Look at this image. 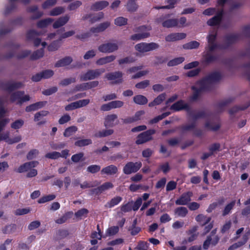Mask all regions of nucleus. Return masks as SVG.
I'll return each mask as SVG.
<instances>
[{
	"instance_id": "nucleus-1",
	"label": "nucleus",
	"mask_w": 250,
	"mask_h": 250,
	"mask_svg": "<svg viewBox=\"0 0 250 250\" xmlns=\"http://www.w3.org/2000/svg\"><path fill=\"white\" fill-rule=\"evenodd\" d=\"M221 77L219 73L214 72L198 81L191 87L192 94L190 96V100L195 101L202 92L209 90L213 85L221 79Z\"/></svg>"
},
{
	"instance_id": "nucleus-2",
	"label": "nucleus",
	"mask_w": 250,
	"mask_h": 250,
	"mask_svg": "<svg viewBox=\"0 0 250 250\" xmlns=\"http://www.w3.org/2000/svg\"><path fill=\"white\" fill-rule=\"evenodd\" d=\"M159 47V44L154 42L149 43L142 42L134 46L135 50L140 55H143L146 52L157 50Z\"/></svg>"
},
{
	"instance_id": "nucleus-3",
	"label": "nucleus",
	"mask_w": 250,
	"mask_h": 250,
	"mask_svg": "<svg viewBox=\"0 0 250 250\" xmlns=\"http://www.w3.org/2000/svg\"><path fill=\"white\" fill-rule=\"evenodd\" d=\"M151 30L150 26H142L138 28L136 31L139 33L135 34L130 36V40L138 41L147 38L150 36L148 32Z\"/></svg>"
},
{
	"instance_id": "nucleus-4",
	"label": "nucleus",
	"mask_w": 250,
	"mask_h": 250,
	"mask_svg": "<svg viewBox=\"0 0 250 250\" xmlns=\"http://www.w3.org/2000/svg\"><path fill=\"white\" fill-rule=\"evenodd\" d=\"M119 49V44L116 42H108L103 43L98 46V50L103 53H111Z\"/></svg>"
},
{
	"instance_id": "nucleus-5",
	"label": "nucleus",
	"mask_w": 250,
	"mask_h": 250,
	"mask_svg": "<svg viewBox=\"0 0 250 250\" xmlns=\"http://www.w3.org/2000/svg\"><path fill=\"white\" fill-rule=\"evenodd\" d=\"M104 71L105 70L104 68L89 70L86 73L81 75L80 78L83 81L95 79L104 73Z\"/></svg>"
},
{
	"instance_id": "nucleus-6",
	"label": "nucleus",
	"mask_w": 250,
	"mask_h": 250,
	"mask_svg": "<svg viewBox=\"0 0 250 250\" xmlns=\"http://www.w3.org/2000/svg\"><path fill=\"white\" fill-rule=\"evenodd\" d=\"M141 162L133 163L129 162L127 163L123 167V172L125 174L129 175L137 172L141 167Z\"/></svg>"
},
{
	"instance_id": "nucleus-7",
	"label": "nucleus",
	"mask_w": 250,
	"mask_h": 250,
	"mask_svg": "<svg viewBox=\"0 0 250 250\" xmlns=\"http://www.w3.org/2000/svg\"><path fill=\"white\" fill-rule=\"evenodd\" d=\"M155 133L154 130H149L139 134L136 139V143L142 144L152 139L151 135Z\"/></svg>"
},
{
	"instance_id": "nucleus-8",
	"label": "nucleus",
	"mask_w": 250,
	"mask_h": 250,
	"mask_svg": "<svg viewBox=\"0 0 250 250\" xmlns=\"http://www.w3.org/2000/svg\"><path fill=\"white\" fill-rule=\"evenodd\" d=\"M13 102H17L18 104H21L22 103L28 101L30 98L28 95H24L22 91H18L13 93L11 98Z\"/></svg>"
},
{
	"instance_id": "nucleus-9",
	"label": "nucleus",
	"mask_w": 250,
	"mask_h": 250,
	"mask_svg": "<svg viewBox=\"0 0 250 250\" xmlns=\"http://www.w3.org/2000/svg\"><path fill=\"white\" fill-rule=\"evenodd\" d=\"M158 22H162L163 27L166 28H171L177 26L178 24V20L176 19H166L165 16H162L157 20Z\"/></svg>"
},
{
	"instance_id": "nucleus-10",
	"label": "nucleus",
	"mask_w": 250,
	"mask_h": 250,
	"mask_svg": "<svg viewBox=\"0 0 250 250\" xmlns=\"http://www.w3.org/2000/svg\"><path fill=\"white\" fill-rule=\"evenodd\" d=\"M216 35V31H212L209 33L207 37L208 45L206 49L208 51H212L217 47L216 43L215 42Z\"/></svg>"
},
{
	"instance_id": "nucleus-11",
	"label": "nucleus",
	"mask_w": 250,
	"mask_h": 250,
	"mask_svg": "<svg viewBox=\"0 0 250 250\" xmlns=\"http://www.w3.org/2000/svg\"><path fill=\"white\" fill-rule=\"evenodd\" d=\"M123 73L120 71L109 73L106 75V78L113 83H119L123 82Z\"/></svg>"
},
{
	"instance_id": "nucleus-12",
	"label": "nucleus",
	"mask_w": 250,
	"mask_h": 250,
	"mask_svg": "<svg viewBox=\"0 0 250 250\" xmlns=\"http://www.w3.org/2000/svg\"><path fill=\"white\" fill-rule=\"evenodd\" d=\"M39 35V34L34 30H31L28 32L27 35V38L28 40H33L35 46H38L41 43L43 47H45L46 43L45 42H41V41L39 38H37V36Z\"/></svg>"
},
{
	"instance_id": "nucleus-13",
	"label": "nucleus",
	"mask_w": 250,
	"mask_h": 250,
	"mask_svg": "<svg viewBox=\"0 0 250 250\" xmlns=\"http://www.w3.org/2000/svg\"><path fill=\"white\" fill-rule=\"evenodd\" d=\"M118 116L112 114L107 115L104 119V125L106 127H113L118 123Z\"/></svg>"
},
{
	"instance_id": "nucleus-14",
	"label": "nucleus",
	"mask_w": 250,
	"mask_h": 250,
	"mask_svg": "<svg viewBox=\"0 0 250 250\" xmlns=\"http://www.w3.org/2000/svg\"><path fill=\"white\" fill-rule=\"evenodd\" d=\"M186 34L184 33H171L165 37V40L167 42H173L185 39Z\"/></svg>"
},
{
	"instance_id": "nucleus-15",
	"label": "nucleus",
	"mask_w": 250,
	"mask_h": 250,
	"mask_svg": "<svg viewBox=\"0 0 250 250\" xmlns=\"http://www.w3.org/2000/svg\"><path fill=\"white\" fill-rule=\"evenodd\" d=\"M39 164L38 161L27 162L21 165L17 169L19 173L28 172L31 168L36 167Z\"/></svg>"
},
{
	"instance_id": "nucleus-16",
	"label": "nucleus",
	"mask_w": 250,
	"mask_h": 250,
	"mask_svg": "<svg viewBox=\"0 0 250 250\" xmlns=\"http://www.w3.org/2000/svg\"><path fill=\"white\" fill-rule=\"evenodd\" d=\"M99 84L98 81H92L82 84L76 86V91H82L97 86Z\"/></svg>"
},
{
	"instance_id": "nucleus-17",
	"label": "nucleus",
	"mask_w": 250,
	"mask_h": 250,
	"mask_svg": "<svg viewBox=\"0 0 250 250\" xmlns=\"http://www.w3.org/2000/svg\"><path fill=\"white\" fill-rule=\"evenodd\" d=\"M192 195L191 192H188L184 193L182 195L175 201V204L177 205H186L190 200V197Z\"/></svg>"
},
{
	"instance_id": "nucleus-18",
	"label": "nucleus",
	"mask_w": 250,
	"mask_h": 250,
	"mask_svg": "<svg viewBox=\"0 0 250 250\" xmlns=\"http://www.w3.org/2000/svg\"><path fill=\"white\" fill-rule=\"evenodd\" d=\"M116 59V56L113 55L104 57L98 59L96 62L97 65H103L113 62Z\"/></svg>"
},
{
	"instance_id": "nucleus-19",
	"label": "nucleus",
	"mask_w": 250,
	"mask_h": 250,
	"mask_svg": "<svg viewBox=\"0 0 250 250\" xmlns=\"http://www.w3.org/2000/svg\"><path fill=\"white\" fill-rule=\"evenodd\" d=\"M118 171V168L116 166L111 165L103 168L101 170L102 174H105L109 175H114Z\"/></svg>"
},
{
	"instance_id": "nucleus-20",
	"label": "nucleus",
	"mask_w": 250,
	"mask_h": 250,
	"mask_svg": "<svg viewBox=\"0 0 250 250\" xmlns=\"http://www.w3.org/2000/svg\"><path fill=\"white\" fill-rule=\"evenodd\" d=\"M223 15V11H219L216 16L210 19L207 22L208 25L210 26L216 25L219 24L221 21Z\"/></svg>"
},
{
	"instance_id": "nucleus-21",
	"label": "nucleus",
	"mask_w": 250,
	"mask_h": 250,
	"mask_svg": "<svg viewBox=\"0 0 250 250\" xmlns=\"http://www.w3.org/2000/svg\"><path fill=\"white\" fill-rule=\"evenodd\" d=\"M46 103V102H37L36 103L32 104L29 106H27L25 108V110L26 112H31L37 110L44 106L45 105Z\"/></svg>"
},
{
	"instance_id": "nucleus-22",
	"label": "nucleus",
	"mask_w": 250,
	"mask_h": 250,
	"mask_svg": "<svg viewBox=\"0 0 250 250\" xmlns=\"http://www.w3.org/2000/svg\"><path fill=\"white\" fill-rule=\"evenodd\" d=\"M108 5V2L105 0L97 1L91 6V9L95 11H100L104 9Z\"/></svg>"
},
{
	"instance_id": "nucleus-23",
	"label": "nucleus",
	"mask_w": 250,
	"mask_h": 250,
	"mask_svg": "<svg viewBox=\"0 0 250 250\" xmlns=\"http://www.w3.org/2000/svg\"><path fill=\"white\" fill-rule=\"evenodd\" d=\"M69 19V17L67 15L60 18L53 23V28H58L64 25L68 22Z\"/></svg>"
},
{
	"instance_id": "nucleus-24",
	"label": "nucleus",
	"mask_w": 250,
	"mask_h": 250,
	"mask_svg": "<svg viewBox=\"0 0 250 250\" xmlns=\"http://www.w3.org/2000/svg\"><path fill=\"white\" fill-rule=\"evenodd\" d=\"M101 32L99 25L91 28L89 31L79 36L81 39H85L91 36V34H97Z\"/></svg>"
},
{
	"instance_id": "nucleus-25",
	"label": "nucleus",
	"mask_w": 250,
	"mask_h": 250,
	"mask_svg": "<svg viewBox=\"0 0 250 250\" xmlns=\"http://www.w3.org/2000/svg\"><path fill=\"white\" fill-rule=\"evenodd\" d=\"M249 237L247 234L243 235L241 241H238L230 246L228 250H235V249L243 246L248 240Z\"/></svg>"
},
{
	"instance_id": "nucleus-26",
	"label": "nucleus",
	"mask_w": 250,
	"mask_h": 250,
	"mask_svg": "<svg viewBox=\"0 0 250 250\" xmlns=\"http://www.w3.org/2000/svg\"><path fill=\"white\" fill-rule=\"evenodd\" d=\"M188 105L183 101H179L170 107V109L175 111H179L183 109H187Z\"/></svg>"
},
{
	"instance_id": "nucleus-27",
	"label": "nucleus",
	"mask_w": 250,
	"mask_h": 250,
	"mask_svg": "<svg viewBox=\"0 0 250 250\" xmlns=\"http://www.w3.org/2000/svg\"><path fill=\"white\" fill-rule=\"evenodd\" d=\"M24 124V121L22 119H18L13 121L10 124V127L12 129L18 131L22 127Z\"/></svg>"
},
{
	"instance_id": "nucleus-28",
	"label": "nucleus",
	"mask_w": 250,
	"mask_h": 250,
	"mask_svg": "<svg viewBox=\"0 0 250 250\" xmlns=\"http://www.w3.org/2000/svg\"><path fill=\"white\" fill-rule=\"evenodd\" d=\"M195 220L200 225L204 226L210 222L211 218L202 214H200L195 217Z\"/></svg>"
},
{
	"instance_id": "nucleus-29",
	"label": "nucleus",
	"mask_w": 250,
	"mask_h": 250,
	"mask_svg": "<svg viewBox=\"0 0 250 250\" xmlns=\"http://www.w3.org/2000/svg\"><path fill=\"white\" fill-rule=\"evenodd\" d=\"M166 98V94L165 93H162L157 96L152 102L149 103L148 106L152 107L159 105L165 100Z\"/></svg>"
},
{
	"instance_id": "nucleus-30",
	"label": "nucleus",
	"mask_w": 250,
	"mask_h": 250,
	"mask_svg": "<svg viewBox=\"0 0 250 250\" xmlns=\"http://www.w3.org/2000/svg\"><path fill=\"white\" fill-rule=\"evenodd\" d=\"M122 198L120 196H116L111 199L109 202H108L105 205V207L106 208H111L117 205L122 201Z\"/></svg>"
},
{
	"instance_id": "nucleus-31",
	"label": "nucleus",
	"mask_w": 250,
	"mask_h": 250,
	"mask_svg": "<svg viewBox=\"0 0 250 250\" xmlns=\"http://www.w3.org/2000/svg\"><path fill=\"white\" fill-rule=\"evenodd\" d=\"M72 61L71 57H65L62 59L58 61L55 64L57 67H63L69 64Z\"/></svg>"
},
{
	"instance_id": "nucleus-32",
	"label": "nucleus",
	"mask_w": 250,
	"mask_h": 250,
	"mask_svg": "<svg viewBox=\"0 0 250 250\" xmlns=\"http://www.w3.org/2000/svg\"><path fill=\"white\" fill-rule=\"evenodd\" d=\"M53 21V19L50 18L40 20L37 23V26L41 28H45L51 24Z\"/></svg>"
},
{
	"instance_id": "nucleus-33",
	"label": "nucleus",
	"mask_w": 250,
	"mask_h": 250,
	"mask_svg": "<svg viewBox=\"0 0 250 250\" xmlns=\"http://www.w3.org/2000/svg\"><path fill=\"white\" fill-rule=\"evenodd\" d=\"M188 213V209L186 207H180L177 208L174 210L176 215L180 217H185Z\"/></svg>"
},
{
	"instance_id": "nucleus-34",
	"label": "nucleus",
	"mask_w": 250,
	"mask_h": 250,
	"mask_svg": "<svg viewBox=\"0 0 250 250\" xmlns=\"http://www.w3.org/2000/svg\"><path fill=\"white\" fill-rule=\"evenodd\" d=\"M133 101L136 104L143 105L146 104L148 101L145 96L142 95H138L134 97Z\"/></svg>"
},
{
	"instance_id": "nucleus-35",
	"label": "nucleus",
	"mask_w": 250,
	"mask_h": 250,
	"mask_svg": "<svg viewBox=\"0 0 250 250\" xmlns=\"http://www.w3.org/2000/svg\"><path fill=\"white\" fill-rule=\"evenodd\" d=\"M113 132L114 130L112 129H104L96 133L95 136L99 138L105 137L112 135Z\"/></svg>"
},
{
	"instance_id": "nucleus-36",
	"label": "nucleus",
	"mask_w": 250,
	"mask_h": 250,
	"mask_svg": "<svg viewBox=\"0 0 250 250\" xmlns=\"http://www.w3.org/2000/svg\"><path fill=\"white\" fill-rule=\"evenodd\" d=\"M200 45L199 42L193 41L186 43L183 45V47L185 49H193L198 48Z\"/></svg>"
},
{
	"instance_id": "nucleus-37",
	"label": "nucleus",
	"mask_w": 250,
	"mask_h": 250,
	"mask_svg": "<svg viewBox=\"0 0 250 250\" xmlns=\"http://www.w3.org/2000/svg\"><path fill=\"white\" fill-rule=\"evenodd\" d=\"M77 130L78 128L76 126H71L65 129L63 135L66 137H68L75 133Z\"/></svg>"
},
{
	"instance_id": "nucleus-38",
	"label": "nucleus",
	"mask_w": 250,
	"mask_h": 250,
	"mask_svg": "<svg viewBox=\"0 0 250 250\" xmlns=\"http://www.w3.org/2000/svg\"><path fill=\"white\" fill-rule=\"evenodd\" d=\"M185 61L184 57H181L174 58L167 63V65L169 66H173L182 63Z\"/></svg>"
},
{
	"instance_id": "nucleus-39",
	"label": "nucleus",
	"mask_w": 250,
	"mask_h": 250,
	"mask_svg": "<svg viewBox=\"0 0 250 250\" xmlns=\"http://www.w3.org/2000/svg\"><path fill=\"white\" fill-rule=\"evenodd\" d=\"M196 230H197V227H194L192 229L188 230V233L192 234L190 236H189L188 238V240H185L183 241V243L184 244H186L188 242H191L193 241L194 240H195L197 237V234L193 233V232L196 231Z\"/></svg>"
},
{
	"instance_id": "nucleus-40",
	"label": "nucleus",
	"mask_w": 250,
	"mask_h": 250,
	"mask_svg": "<svg viewBox=\"0 0 250 250\" xmlns=\"http://www.w3.org/2000/svg\"><path fill=\"white\" fill-rule=\"evenodd\" d=\"M61 41L60 39L58 40L54 41L48 46V49L50 51H54L59 49L61 46Z\"/></svg>"
},
{
	"instance_id": "nucleus-41",
	"label": "nucleus",
	"mask_w": 250,
	"mask_h": 250,
	"mask_svg": "<svg viewBox=\"0 0 250 250\" xmlns=\"http://www.w3.org/2000/svg\"><path fill=\"white\" fill-rule=\"evenodd\" d=\"M127 23V19L123 17H119L114 20V23L118 26L125 25Z\"/></svg>"
},
{
	"instance_id": "nucleus-42",
	"label": "nucleus",
	"mask_w": 250,
	"mask_h": 250,
	"mask_svg": "<svg viewBox=\"0 0 250 250\" xmlns=\"http://www.w3.org/2000/svg\"><path fill=\"white\" fill-rule=\"evenodd\" d=\"M150 85V81L145 80L137 83L135 86L136 88L139 89H144L148 87Z\"/></svg>"
},
{
	"instance_id": "nucleus-43",
	"label": "nucleus",
	"mask_w": 250,
	"mask_h": 250,
	"mask_svg": "<svg viewBox=\"0 0 250 250\" xmlns=\"http://www.w3.org/2000/svg\"><path fill=\"white\" fill-rule=\"evenodd\" d=\"M135 61L134 59L132 57H126L119 59L118 62L119 64L122 65L125 64H128L133 62Z\"/></svg>"
},
{
	"instance_id": "nucleus-44",
	"label": "nucleus",
	"mask_w": 250,
	"mask_h": 250,
	"mask_svg": "<svg viewBox=\"0 0 250 250\" xmlns=\"http://www.w3.org/2000/svg\"><path fill=\"white\" fill-rule=\"evenodd\" d=\"M92 144V141L91 139H86L78 140L75 143V145L76 146L80 147L86 146Z\"/></svg>"
},
{
	"instance_id": "nucleus-45",
	"label": "nucleus",
	"mask_w": 250,
	"mask_h": 250,
	"mask_svg": "<svg viewBox=\"0 0 250 250\" xmlns=\"http://www.w3.org/2000/svg\"><path fill=\"white\" fill-rule=\"evenodd\" d=\"M88 213V210L85 208H82L77 211L75 213V216L79 219H82L83 217H86Z\"/></svg>"
},
{
	"instance_id": "nucleus-46",
	"label": "nucleus",
	"mask_w": 250,
	"mask_h": 250,
	"mask_svg": "<svg viewBox=\"0 0 250 250\" xmlns=\"http://www.w3.org/2000/svg\"><path fill=\"white\" fill-rule=\"evenodd\" d=\"M64 11V9L62 7H57L53 9L50 11L49 15L52 16H56L63 13Z\"/></svg>"
},
{
	"instance_id": "nucleus-47",
	"label": "nucleus",
	"mask_w": 250,
	"mask_h": 250,
	"mask_svg": "<svg viewBox=\"0 0 250 250\" xmlns=\"http://www.w3.org/2000/svg\"><path fill=\"white\" fill-rule=\"evenodd\" d=\"M114 186L113 184L111 182H106L103 184L102 185L98 187V190L102 192L105 190L112 188Z\"/></svg>"
},
{
	"instance_id": "nucleus-48",
	"label": "nucleus",
	"mask_w": 250,
	"mask_h": 250,
	"mask_svg": "<svg viewBox=\"0 0 250 250\" xmlns=\"http://www.w3.org/2000/svg\"><path fill=\"white\" fill-rule=\"evenodd\" d=\"M235 204V201H233L231 202L230 203L228 204L225 208L222 215L223 216H226V215L229 214L231 211V210L232 209V208L234 207V205Z\"/></svg>"
},
{
	"instance_id": "nucleus-49",
	"label": "nucleus",
	"mask_w": 250,
	"mask_h": 250,
	"mask_svg": "<svg viewBox=\"0 0 250 250\" xmlns=\"http://www.w3.org/2000/svg\"><path fill=\"white\" fill-rule=\"evenodd\" d=\"M77 108L84 107L90 103L89 99H83L75 102Z\"/></svg>"
},
{
	"instance_id": "nucleus-50",
	"label": "nucleus",
	"mask_w": 250,
	"mask_h": 250,
	"mask_svg": "<svg viewBox=\"0 0 250 250\" xmlns=\"http://www.w3.org/2000/svg\"><path fill=\"white\" fill-rule=\"evenodd\" d=\"M148 70H144L137 72L135 74L133 75L131 77V79H136L144 77L149 73Z\"/></svg>"
},
{
	"instance_id": "nucleus-51",
	"label": "nucleus",
	"mask_w": 250,
	"mask_h": 250,
	"mask_svg": "<svg viewBox=\"0 0 250 250\" xmlns=\"http://www.w3.org/2000/svg\"><path fill=\"white\" fill-rule=\"evenodd\" d=\"M83 153L80 152L72 155L71 157V160L74 163H78L81 161L84 160L83 158Z\"/></svg>"
},
{
	"instance_id": "nucleus-52",
	"label": "nucleus",
	"mask_w": 250,
	"mask_h": 250,
	"mask_svg": "<svg viewBox=\"0 0 250 250\" xmlns=\"http://www.w3.org/2000/svg\"><path fill=\"white\" fill-rule=\"evenodd\" d=\"M56 197V196L54 194L48 195L44 196L42 198H41L38 200L39 203H44L48 201H50L54 200Z\"/></svg>"
},
{
	"instance_id": "nucleus-53",
	"label": "nucleus",
	"mask_w": 250,
	"mask_h": 250,
	"mask_svg": "<svg viewBox=\"0 0 250 250\" xmlns=\"http://www.w3.org/2000/svg\"><path fill=\"white\" fill-rule=\"evenodd\" d=\"M119 230L118 226H113L109 228L106 232V233L108 236L114 235L117 234Z\"/></svg>"
},
{
	"instance_id": "nucleus-54",
	"label": "nucleus",
	"mask_w": 250,
	"mask_h": 250,
	"mask_svg": "<svg viewBox=\"0 0 250 250\" xmlns=\"http://www.w3.org/2000/svg\"><path fill=\"white\" fill-rule=\"evenodd\" d=\"M39 150L36 149H31L27 153L26 157L28 160H32L36 158L39 154Z\"/></svg>"
},
{
	"instance_id": "nucleus-55",
	"label": "nucleus",
	"mask_w": 250,
	"mask_h": 250,
	"mask_svg": "<svg viewBox=\"0 0 250 250\" xmlns=\"http://www.w3.org/2000/svg\"><path fill=\"white\" fill-rule=\"evenodd\" d=\"M61 154L60 152L57 151H53L47 153L45 155V157L51 159H56L61 157Z\"/></svg>"
},
{
	"instance_id": "nucleus-56",
	"label": "nucleus",
	"mask_w": 250,
	"mask_h": 250,
	"mask_svg": "<svg viewBox=\"0 0 250 250\" xmlns=\"http://www.w3.org/2000/svg\"><path fill=\"white\" fill-rule=\"evenodd\" d=\"M128 11L133 12L137 10L138 7L136 3L132 0L129 1L126 5Z\"/></svg>"
},
{
	"instance_id": "nucleus-57",
	"label": "nucleus",
	"mask_w": 250,
	"mask_h": 250,
	"mask_svg": "<svg viewBox=\"0 0 250 250\" xmlns=\"http://www.w3.org/2000/svg\"><path fill=\"white\" fill-rule=\"evenodd\" d=\"M143 66L142 65L131 67L126 70V73L127 74L135 73L138 71L141 70L143 68Z\"/></svg>"
},
{
	"instance_id": "nucleus-58",
	"label": "nucleus",
	"mask_w": 250,
	"mask_h": 250,
	"mask_svg": "<svg viewBox=\"0 0 250 250\" xmlns=\"http://www.w3.org/2000/svg\"><path fill=\"white\" fill-rule=\"evenodd\" d=\"M170 113L167 112L164 113H163L162 115H159L154 119H153L152 120H151L150 123L151 124L153 123H156L158 122H159L160 120H162L164 118L166 117L167 116H168L169 115Z\"/></svg>"
},
{
	"instance_id": "nucleus-59",
	"label": "nucleus",
	"mask_w": 250,
	"mask_h": 250,
	"mask_svg": "<svg viewBox=\"0 0 250 250\" xmlns=\"http://www.w3.org/2000/svg\"><path fill=\"white\" fill-rule=\"evenodd\" d=\"M48 114V112L47 111H41L39 112H37L35 114L34 121H38L41 119L42 117L47 115Z\"/></svg>"
},
{
	"instance_id": "nucleus-60",
	"label": "nucleus",
	"mask_w": 250,
	"mask_h": 250,
	"mask_svg": "<svg viewBox=\"0 0 250 250\" xmlns=\"http://www.w3.org/2000/svg\"><path fill=\"white\" fill-rule=\"evenodd\" d=\"M96 54V51L94 50H91L87 51L84 55L83 56V58L85 60H88L91 58H94Z\"/></svg>"
},
{
	"instance_id": "nucleus-61",
	"label": "nucleus",
	"mask_w": 250,
	"mask_h": 250,
	"mask_svg": "<svg viewBox=\"0 0 250 250\" xmlns=\"http://www.w3.org/2000/svg\"><path fill=\"white\" fill-rule=\"evenodd\" d=\"M100 166L96 165H91L87 168V171L92 173H95L98 172L100 171Z\"/></svg>"
},
{
	"instance_id": "nucleus-62",
	"label": "nucleus",
	"mask_w": 250,
	"mask_h": 250,
	"mask_svg": "<svg viewBox=\"0 0 250 250\" xmlns=\"http://www.w3.org/2000/svg\"><path fill=\"white\" fill-rule=\"evenodd\" d=\"M57 2V0H48L42 4L43 9H48L54 5Z\"/></svg>"
},
{
	"instance_id": "nucleus-63",
	"label": "nucleus",
	"mask_w": 250,
	"mask_h": 250,
	"mask_svg": "<svg viewBox=\"0 0 250 250\" xmlns=\"http://www.w3.org/2000/svg\"><path fill=\"white\" fill-rule=\"evenodd\" d=\"M71 120V117L69 115L65 114L62 116L59 120V123L61 125L64 124L68 122Z\"/></svg>"
},
{
	"instance_id": "nucleus-64",
	"label": "nucleus",
	"mask_w": 250,
	"mask_h": 250,
	"mask_svg": "<svg viewBox=\"0 0 250 250\" xmlns=\"http://www.w3.org/2000/svg\"><path fill=\"white\" fill-rule=\"evenodd\" d=\"M148 244L146 242H140L136 247L138 250H147L148 249Z\"/></svg>"
}]
</instances>
